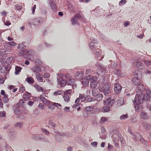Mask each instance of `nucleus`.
<instances>
[{
    "mask_svg": "<svg viewBox=\"0 0 151 151\" xmlns=\"http://www.w3.org/2000/svg\"><path fill=\"white\" fill-rule=\"evenodd\" d=\"M95 55L96 56H95V58L98 59L99 57H100V53L99 51H96L95 53Z\"/></svg>",
    "mask_w": 151,
    "mask_h": 151,
    "instance_id": "62",
    "label": "nucleus"
},
{
    "mask_svg": "<svg viewBox=\"0 0 151 151\" xmlns=\"http://www.w3.org/2000/svg\"><path fill=\"white\" fill-rule=\"evenodd\" d=\"M63 91L59 90L57 91H55L54 92L53 94L55 96H57L58 95H60L63 93Z\"/></svg>",
    "mask_w": 151,
    "mask_h": 151,
    "instance_id": "40",
    "label": "nucleus"
},
{
    "mask_svg": "<svg viewBox=\"0 0 151 151\" xmlns=\"http://www.w3.org/2000/svg\"><path fill=\"white\" fill-rule=\"evenodd\" d=\"M72 92V90L71 89H68L67 90H66L64 92V94H68L70 95L71 94Z\"/></svg>",
    "mask_w": 151,
    "mask_h": 151,
    "instance_id": "50",
    "label": "nucleus"
},
{
    "mask_svg": "<svg viewBox=\"0 0 151 151\" xmlns=\"http://www.w3.org/2000/svg\"><path fill=\"white\" fill-rule=\"evenodd\" d=\"M5 148L6 149V151H10L11 147L9 146L6 145L5 146Z\"/></svg>",
    "mask_w": 151,
    "mask_h": 151,
    "instance_id": "64",
    "label": "nucleus"
},
{
    "mask_svg": "<svg viewBox=\"0 0 151 151\" xmlns=\"http://www.w3.org/2000/svg\"><path fill=\"white\" fill-rule=\"evenodd\" d=\"M127 2L126 0H121L119 3V5H124Z\"/></svg>",
    "mask_w": 151,
    "mask_h": 151,
    "instance_id": "45",
    "label": "nucleus"
},
{
    "mask_svg": "<svg viewBox=\"0 0 151 151\" xmlns=\"http://www.w3.org/2000/svg\"><path fill=\"white\" fill-rule=\"evenodd\" d=\"M97 84V81L94 82L93 83H92V84H91L90 85V87L91 88H95L96 87Z\"/></svg>",
    "mask_w": 151,
    "mask_h": 151,
    "instance_id": "42",
    "label": "nucleus"
},
{
    "mask_svg": "<svg viewBox=\"0 0 151 151\" xmlns=\"http://www.w3.org/2000/svg\"><path fill=\"white\" fill-rule=\"evenodd\" d=\"M90 40L91 42L89 44V48L93 50H96V49H98L97 48L98 46H97L94 44L98 43V41L97 39L93 37H91L90 38Z\"/></svg>",
    "mask_w": 151,
    "mask_h": 151,
    "instance_id": "5",
    "label": "nucleus"
},
{
    "mask_svg": "<svg viewBox=\"0 0 151 151\" xmlns=\"http://www.w3.org/2000/svg\"><path fill=\"white\" fill-rule=\"evenodd\" d=\"M79 97L81 102H83L86 100L88 96L84 94H80Z\"/></svg>",
    "mask_w": 151,
    "mask_h": 151,
    "instance_id": "16",
    "label": "nucleus"
},
{
    "mask_svg": "<svg viewBox=\"0 0 151 151\" xmlns=\"http://www.w3.org/2000/svg\"><path fill=\"white\" fill-rule=\"evenodd\" d=\"M136 77H134L132 79V81L135 86H138L136 92V95L135 96L133 103L135 102L136 101L144 94L145 91V88L144 86L140 83L139 79Z\"/></svg>",
    "mask_w": 151,
    "mask_h": 151,
    "instance_id": "1",
    "label": "nucleus"
},
{
    "mask_svg": "<svg viewBox=\"0 0 151 151\" xmlns=\"http://www.w3.org/2000/svg\"><path fill=\"white\" fill-rule=\"evenodd\" d=\"M42 13L44 15H46L47 13L46 8L44 7H42L41 9Z\"/></svg>",
    "mask_w": 151,
    "mask_h": 151,
    "instance_id": "47",
    "label": "nucleus"
},
{
    "mask_svg": "<svg viewBox=\"0 0 151 151\" xmlns=\"http://www.w3.org/2000/svg\"><path fill=\"white\" fill-rule=\"evenodd\" d=\"M144 62L147 66L151 65V60H144Z\"/></svg>",
    "mask_w": 151,
    "mask_h": 151,
    "instance_id": "44",
    "label": "nucleus"
},
{
    "mask_svg": "<svg viewBox=\"0 0 151 151\" xmlns=\"http://www.w3.org/2000/svg\"><path fill=\"white\" fill-rule=\"evenodd\" d=\"M71 21L73 25H75L77 24L78 25H79V23L78 22V19H77L74 16L71 19Z\"/></svg>",
    "mask_w": 151,
    "mask_h": 151,
    "instance_id": "19",
    "label": "nucleus"
},
{
    "mask_svg": "<svg viewBox=\"0 0 151 151\" xmlns=\"http://www.w3.org/2000/svg\"><path fill=\"white\" fill-rule=\"evenodd\" d=\"M40 99L42 102L44 103L45 104H47L49 103V101L44 98V97L40 96Z\"/></svg>",
    "mask_w": 151,
    "mask_h": 151,
    "instance_id": "30",
    "label": "nucleus"
},
{
    "mask_svg": "<svg viewBox=\"0 0 151 151\" xmlns=\"http://www.w3.org/2000/svg\"><path fill=\"white\" fill-rule=\"evenodd\" d=\"M41 137H40L39 134L34 135L33 138L36 140H41Z\"/></svg>",
    "mask_w": 151,
    "mask_h": 151,
    "instance_id": "41",
    "label": "nucleus"
},
{
    "mask_svg": "<svg viewBox=\"0 0 151 151\" xmlns=\"http://www.w3.org/2000/svg\"><path fill=\"white\" fill-rule=\"evenodd\" d=\"M91 144L93 147H95L97 146L98 142H91Z\"/></svg>",
    "mask_w": 151,
    "mask_h": 151,
    "instance_id": "51",
    "label": "nucleus"
},
{
    "mask_svg": "<svg viewBox=\"0 0 151 151\" xmlns=\"http://www.w3.org/2000/svg\"><path fill=\"white\" fill-rule=\"evenodd\" d=\"M132 136H133L132 138L133 139L137 141L138 140H140L142 139V138L143 137L139 133L137 132H135L134 133Z\"/></svg>",
    "mask_w": 151,
    "mask_h": 151,
    "instance_id": "10",
    "label": "nucleus"
},
{
    "mask_svg": "<svg viewBox=\"0 0 151 151\" xmlns=\"http://www.w3.org/2000/svg\"><path fill=\"white\" fill-rule=\"evenodd\" d=\"M129 24V21H126L124 22L123 24L124 27H127Z\"/></svg>",
    "mask_w": 151,
    "mask_h": 151,
    "instance_id": "58",
    "label": "nucleus"
},
{
    "mask_svg": "<svg viewBox=\"0 0 151 151\" xmlns=\"http://www.w3.org/2000/svg\"><path fill=\"white\" fill-rule=\"evenodd\" d=\"M87 78L89 80V81H90V85L92 84L93 82L97 81V78L96 76H91L90 75L87 76Z\"/></svg>",
    "mask_w": 151,
    "mask_h": 151,
    "instance_id": "11",
    "label": "nucleus"
},
{
    "mask_svg": "<svg viewBox=\"0 0 151 151\" xmlns=\"http://www.w3.org/2000/svg\"><path fill=\"white\" fill-rule=\"evenodd\" d=\"M25 81L29 84H33L35 82V81L33 78L31 77H27L26 78Z\"/></svg>",
    "mask_w": 151,
    "mask_h": 151,
    "instance_id": "21",
    "label": "nucleus"
},
{
    "mask_svg": "<svg viewBox=\"0 0 151 151\" xmlns=\"http://www.w3.org/2000/svg\"><path fill=\"white\" fill-rule=\"evenodd\" d=\"M141 71L138 70H135L133 73V75L137 78H141L142 76L141 75Z\"/></svg>",
    "mask_w": 151,
    "mask_h": 151,
    "instance_id": "17",
    "label": "nucleus"
},
{
    "mask_svg": "<svg viewBox=\"0 0 151 151\" xmlns=\"http://www.w3.org/2000/svg\"><path fill=\"white\" fill-rule=\"evenodd\" d=\"M26 46L23 44H19L17 48L19 54L21 55L26 54L28 55L29 58V57L31 58L32 57V54H31L32 52H34V55L35 54V52L33 50H31L30 51H28L26 49Z\"/></svg>",
    "mask_w": 151,
    "mask_h": 151,
    "instance_id": "2",
    "label": "nucleus"
},
{
    "mask_svg": "<svg viewBox=\"0 0 151 151\" xmlns=\"http://www.w3.org/2000/svg\"><path fill=\"white\" fill-rule=\"evenodd\" d=\"M42 18L40 17L35 18L33 20V24L36 25L40 24L42 23Z\"/></svg>",
    "mask_w": 151,
    "mask_h": 151,
    "instance_id": "13",
    "label": "nucleus"
},
{
    "mask_svg": "<svg viewBox=\"0 0 151 151\" xmlns=\"http://www.w3.org/2000/svg\"><path fill=\"white\" fill-rule=\"evenodd\" d=\"M51 104L50 103L48 104L49 105V108L51 110H53L55 107H57L60 109L61 108V105L60 104L55 102H51Z\"/></svg>",
    "mask_w": 151,
    "mask_h": 151,
    "instance_id": "8",
    "label": "nucleus"
},
{
    "mask_svg": "<svg viewBox=\"0 0 151 151\" xmlns=\"http://www.w3.org/2000/svg\"><path fill=\"white\" fill-rule=\"evenodd\" d=\"M35 88H36V89L37 90V91L39 92H43L44 91L43 88L41 86H40L38 85H36L35 86Z\"/></svg>",
    "mask_w": 151,
    "mask_h": 151,
    "instance_id": "33",
    "label": "nucleus"
},
{
    "mask_svg": "<svg viewBox=\"0 0 151 151\" xmlns=\"http://www.w3.org/2000/svg\"><path fill=\"white\" fill-rule=\"evenodd\" d=\"M36 6V5H34L32 7V14H34V12H35Z\"/></svg>",
    "mask_w": 151,
    "mask_h": 151,
    "instance_id": "60",
    "label": "nucleus"
},
{
    "mask_svg": "<svg viewBox=\"0 0 151 151\" xmlns=\"http://www.w3.org/2000/svg\"><path fill=\"white\" fill-rule=\"evenodd\" d=\"M23 125V123L22 122H18L16 123L15 125L16 127H19V128H21Z\"/></svg>",
    "mask_w": 151,
    "mask_h": 151,
    "instance_id": "37",
    "label": "nucleus"
},
{
    "mask_svg": "<svg viewBox=\"0 0 151 151\" xmlns=\"http://www.w3.org/2000/svg\"><path fill=\"white\" fill-rule=\"evenodd\" d=\"M43 77L44 78H48L50 77V74L48 73H46L44 74Z\"/></svg>",
    "mask_w": 151,
    "mask_h": 151,
    "instance_id": "59",
    "label": "nucleus"
},
{
    "mask_svg": "<svg viewBox=\"0 0 151 151\" xmlns=\"http://www.w3.org/2000/svg\"><path fill=\"white\" fill-rule=\"evenodd\" d=\"M75 83L74 80L73 79L69 78L67 81L65 82V84H68V85H70L73 84Z\"/></svg>",
    "mask_w": 151,
    "mask_h": 151,
    "instance_id": "25",
    "label": "nucleus"
},
{
    "mask_svg": "<svg viewBox=\"0 0 151 151\" xmlns=\"http://www.w3.org/2000/svg\"><path fill=\"white\" fill-rule=\"evenodd\" d=\"M6 116V113L4 111H0V117H5Z\"/></svg>",
    "mask_w": 151,
    "mask_h": 151,
    "instance_id": "54",
    "label": "nucleus"
},
{
    "mask_svg": "<svg viewBox=\"0 0 151 151\" xmlns=\"http://www.w3.org/2000/svg\"><path fill=\"white\" fill-rule=\"evenodd\" d=\"M83 73L81 71H78L75 74V77L77 78H81L83 76Z\"/></svg>",
    "mask_w": 151,
    "mask_h": 151,
    "instance_id": "22",
    "label": "nucleus"
},
{
    "mask_svg": "<svg viewBox=\"0 0 151 151\" xmlns=\"http://www.w3.org/2000/svg\"><path fill=\"white\" fill-rule=\"evenodd\" d=\"M115 100L114 99L111 97L108 98L104 100L103 101L104 105L109 106H111L115 102Z\"/></svg>",
    "mask_w": 151,
    "mask_h": 151,
    "instance_id": "6",
    "label": "nucleus"
},
{
    "mask_svg": "<svg viewBox=\"0 0 151 151\" xmlns=\"http://www.w3.org/2000/svg\"><path fill=\"white\" fill-rule=\"evenodd\" d=\"M36 78L38 81L42 82H45V80H44V81H43V78L40 77V74L39 73L36 75Z\"/></svg>",
    "mask_w": 151,
    "mask_h": 151,
    "instance_id": "29",
    "label": "nucleus"
},
{
    "mask_svg": "<svg viewBox=\"0 0 151 151\" xmlns=\"http://www.w3.org/2000/svg\"><path fill=\"white\" fill-rule=\"evenodd\" d=\"M49 125H50L52 127V129H54L56 126V124L52 122L51 118H50L48 122Z\"/></svg>",
    "mask_w": 151,
    "mask_h": 151,
    "instance_id": "34",
    "label": "nucleus"
},
{
    "mask_svg": "<svg viewBox=\"0 0 151 151\" xmlns=\"http://www.w3.org/2000/svg\"><path fill=\"white\" fill-rule=\"evenodd\" d=\"M2 21L4 22V24L7 26H8L11 24V23L9 20H6L5 21V19H4V18H2Z\"/></svg>",
    "mask_w": 151,
    "mask_h": 151,
    "instance_id": "36",
    "label": "nucleus"
},
{
    "mask_svg": "<svg viewBox=\"0 0 151 151\" xmlns=\"http://www.w3.org/2000/svg\"><path fill=\"white\" fill-rule=\"evenodd\" d=\"M141 118L143 119H145L147 118V116L146 114L144 111H142L140 114Z\"/></svg>",
    "mask_w": 151,
    "mask_h": 151,
    "instance_id": "32",
    "label": "nucleus"
},
{
    "mask_svg": "<svg viewBox=\"0 0 151 151\" xmlns=\"http://www.w3.org/2000/svg\"><path fill=\"white\" fill-rule=\"evenodd\" d=\"M57 82L58 84H60L61 87H63L64 86V84L65 83V80L62 78H57Z\"/></svg>",
    "mask_w": 151,
    "mask_h": 151,
    "instance_id": "18",
    "label": "nucleus"
},
{
    "mask_svg": "<svg viewBox=\"0 0 151 151\" xmlns=\"http://www.w3.org/2000/svg\"><path fill=\"white\" fill-rule=\"evenodd\" d=\"M49 4L52 12L56 13L57 11V7L55 4L54 0H50Z\"/></svg>",
    "mask_w": 151,
    "mask_h": 151,
    "instance_id": "7",
    "label": "nucleus"
},
{
    "mask_svg": "<svg viewBox=\"0 0 151 151\" xmlns=\"http://www.w3.org/2000/svg\"><path fill=\"white\" fill-rule=\"evenodd\" d=\"M101 120L103 123H104L107 121V119L105 117H102L101 118Z\"/></svg>",
    "mask_w": 151,
    "mask_h": 151,
    "instance_id": "61",
    "label": "nucleus"
},
{
    "mask_svg": "<svg viewBox=\"0 0 151 151\" xmlns=\"http://www.w3.org/2000/svg\"><path fill=\"white\" fill-rule=\"evenodd\" d=\"M32 70L33 73H40L41 70L40 67L36 66L33 67L32 68Z\"/></svg>",
    "mask_w": 151,
    "mask_h": 151,
    "instance_id": "14",
    "label": "nucleus"
},
{
    "mask_svg": "<svg viewBox=\"0 0 151 151\" xmlns=\"http://www.w3.org/2000/svg\"><path fill=\"white\" fill-rule=\"evenodd\" d=\"M17 43L13 41L8 42L4 43L3 46L4 48L6 50L4 51L9 52L11 51L12 50V47L16 45Z\"/></svg>",
    "mask_w": 151,
    "mask_h": 151,
    "instance_id": "4",
    "label": "nucleus"
},
{
    "mask_svg": "<svg viewBox=\"0 0 151 151\" xmlns=\"http://www.w3.org/2000/svg\"><path fill=\"white\" fill-rule=\"evenodd\" d=\"M31 93L28 92L26 91L23 94V99L25 101H27L31 99Z\"/></svg>",
    "mask_w": 151,
    "mask_h": 151,
    "instance_id": "12",
    "label": "nucleus"
},
{
    "mask_svg": "<svg viewBox=\"0 0 151 151\" xmlns=\"http://www.w3.org/2000/svg\"><path fill=\"white\" fill-rule=\"evenodd\" d=\"M100 36L102 39L105 42H107L109 41V38L107 37H105L103 36V35H101Z\"/></svg>",
    "mask_w": 151,
    "mask_h": 151,
    "instance_id": "49",
    "label": "nucleus"
},
{
    "mask_svg": "<svg viewBox=\"0 0 151 151\" xmlns=\"http://www.w3.org/2000/svg\"><path fill=\"white\" fill-rule=\"evenodd\" d=\"M10 67L9 66H7L5 68V70L7 72H9L10 70Z\"/></svg>",
    "mask_w": 151,
    "mask_h": 151,
    "instance_id": "63",
    "label": "nucleus"
},
{
    "mask_svg": "<svg viewBox=\"0 0 151 151\" xmlns=\"http://www.w3.org/2000/svg\"><path fill=\"white\" fill-rule=\"evenodd\" d=\"M128 117V116L127 114H123L121 115L120 117V119L121 120L125 119H127Z\"/></svg>",
    "mask_w": 151,
    "mask_h": 151,
    "instance_id": "39",
    "label": "nucleus"
},
{
    "mask_svg": "<svg viewBox=\"0 0 151 151\" xmlns=\"http://www.w3.org/2000/svg\"><path fill=\"white\" fill-rule=\"evenodd\" d=\"M99 89L105 95H108L111 92V84L108 83H106L103 86L100 87Z\"/></svg>",
    "mask_w": 151,
    "mask_h": 151,
    "instance_id": "3",
    "label": "nucleus"
},
{
    "mask_svg": "<svg viewBox=\"0 0 151 151\" xmlns=\"http://www.w3.org/2000/svg\"><path fill=\"white\" fill-rule=\"evenodd\" d=\"M63 97L65 101L68 102L69 101L70 98L68 95L64 94L63 96Z\"/></svg>",
    "mask_w": 151,
    "mask_h": 151,
    "instance_id": "35",
    "label": "nucleus"
},
{
    "mask_svg": "<svg viewBox=\"0 0 151 151\" xmlns=\"http://www.w3.org/2000/svg\"><path fill=\"white\" fill-rule=\"evenodd\" d=\"M96 100V99L95 97H92L91 96H88V97L86 99V101L87 102H91L92 101H94Z\"/></svg>",
    "mask_w": 151,
    "mask_h": 151,
    "instance_id": "31",
    "label": "nucleus"
},
{
    "mask_svg": "<svg viewBox=\"0 0 151 151\" xmlns=\"http://www.w3.org/2000/svg\"><path fill=\"white\" fill-rule=\"evenodd\" d=\"M101 111L104 112H109L110 111V107L109 106H104L101 109Z\"/></svg>",
    "mask_w": 151,
    "mask_h": 151,
    "instance_id": "26",
    "label": "nucleus"
},
{
    "mask_svg": "<svg viewBox=\"0 0 151 151\" xmlns=\"http://www.w3.org/2000/svg\"><path fill=\"white\" fill-rule=\"evenodd\" d=\"M19 104H20L21 106H22L23 107L25 108L24 105V102L22 99H20V100H19Z\"/></svg>",
    "mask_w": 151,
    "mask_h": 151,
    "instance_id": "55",
    "label": "nucleus"
},
{
    "mask_svg": "<svg viewBox=\"0 0 151 151\" xmlns=\"http://www.w3.org/2000/svg\"><path fill=\"white\" fill-rule=\"evenodd\" d=\"M42 132H44L46 134L48 135L50 132H49L48 131L47 129L44 128H42Z\"/></svg>",
    "mask_w": 151,
    "mask_h": 151,
    "instance_id": "46",
    "label": "nucleus"
},
{
    "mask_svg": "<svg viewBox=\"0 0 151 151\" xmlns=\"http://www.w3.org/2000/svg\"><path fill=\"white\" fill-rule=\"evenodd\" d=\"M47 139L46 137H44L43 136H42L41 137V140H40L43 142H47Z\"/></svg>",
    "mask_w": 151,
    "mask_h": 151,
    "instance_id": "56",
    "label": "nucleus"
},
{
    "mask_svg": "<svg viewBox=\"0 0 151 151\" xmlns=\"http://www.w3.org/2000/svg\"><path fill=\"white\" fill-rule=\"evenodd\" d=\"M103 95L102 94H97L95 98L96 100L98 101H100L103 98Z\"/></svg>",
    "mask_w": 151,
    "mask_h": 151,
    "instance_id": "27",
    "label": "nucleus"
},
{
    "mask_svg": "<svg viewBox=\"0 0 151 151\" xmlns=\"http://www.w3.org/2000/svg\"><path fill=\"white\" fill-rule=\"evenodd\" d=\"M114 71L116 75L119 76L120 75L121 71L120 70L118 69H116L114 70Z\"/></svg>",
    "mask_w": 151,
    "mask_h": 151,
    "instance_id": "52",
    "label": "nucleus"
},
{
    "mask_svg": "<svg viewBox=\"0 0 151 151\" xmlns=\"http://www.w3.org/2000/svg\"><path fill=\"white\" fill-rule=\"evenodd\" d=\"M81 83L84 86L87 87L89 85V81L87 78V76L85 77V79L82 80L81 81Z\"/></svg>",
    "mask_w": 151,
    "mask_h": 151,
    "instance_id": "15",
    "label": "nucleus"
},
{
    "mask_svg": "<svg viewBox=\"0 0 151 151\" xmlns=\"http://www.w3.org/2000/svg\"><path fill=\"white\" fill-rule=\"evenodd\" d=\"M140 141L142 144H144L146 146H147L148 145L147 142L145 139L143 137H142V139H141Z\"/></svg>",
    "mask_w": 151,
    "mask_h": 151,
    "instance_id": "38",
    "label": "nucleus"
},
{
    "mask_svg": "<svg viewBox=\"0 0 151 151\" xmlns=\"http://www.w3.org/2000/svg\"><path fill=\"white\" fill-rule=\"evenodd\" d=\"M44 104L41 103H40L38 105V107H39L40 109L42 110H43L44 108Z\"/></svg>",
    "mask_w": 151,
    "mask_h": 151,
    "instance_id": "53",
    "label": "nucleus"
},
{
    "mask_svg": "<svg viewBox=\"0 0 151 151\" xmlns=\"http://www.w3.org/2000/svg\"><path fill=\"white\" fill-rule=\"evenodd\" d=\"M35 62L36 65H40L42 64V62L41 60L39 58L36 59Z\"/></svg>",
    "mask_w": 151,
    "mask_h": 151,
    "instance_id": "43",
    "label": "nucleus"
},
{
    "mask_svg": "<svg viewBox=\"0 0 151 151\" xmlns=\"http://www.w3.org/2000/svg\"><path fill=\"white\" fill-rule=\"evenodd\" d=\"M99 69H100V70H98L99 71H100V73H104L105 72V68L104 67L100 66L99 67Z\"/></svg>",
    "mask_w": 151,
    "mask_h": 151,
    "instance_id": "48",
    "label": "nucleus"
},
{
    "mask_svg": "<svg viewBox=\"0 0 151 151\" xmlns=\"http://www.w3.org/2000/svg\"><path fill=\"white\" fill-rule=\"evenodd\" d=\"M142 125L145 129L146 130L149 129L151 127V125L147 123L144 122L142 123Z\"/></svg>",
    "mask_w": 151,
    "mask_h": 151,
    "instance_id": "28",
    "label": "nucleus"
},
{
    "mask_svg": "<svg viewBox=\"0 0 151 151\" xmlns=\"http://www.w3.org/2000/svg\"><path fill=\"white\" fill-rule=\"evenodd\" d=\"M83 116L85 117H86L88 116V113L85 110L83 111Z\"/></svg>",
    "mask_w": 151,
    "mask_h": 151,
    "instance_id": "57",
    "label": "nucleus"
},
{
    "mask_svg": "<svg viewBox=\"0 0 151 151\" xmlns=\"http://www.w3.org/2000/svg\"><path fill=\"white\" fill-rule=\"evenodd\" d=\"M94 109V107L93 106H89L86 107L85 110L88 113L89 112H91L93 111Z\"/></svg>",
    "mask_w": 151,
    "mask_h": 151,
    "instance_id": "24",
    "label": "nucleus"
},
{
    "mask_svg": "<svg viewBox=\"0 0 151 151\" xmlns=\"http://www.w3.org/2000/svg\"><path fill=\"white\" fill-rule=\"evenodd\" d=\"M122 89V87L120 84L116 83L115 84L114 89L115 93L117 94L119 93L120 92Z\"/></svg>",
    "mask_w": 151,
    "mask_h": 151,
    "instance_id": "9",
    "label": "nucleus"
},
{
    "mask_svg": "<svg viewBox=\"0 0 151 151\" xmlns=\"http://www.w3.org/2000/svg\"><path fill=\"white\" fill-rule=\"evenodd\" d=\"M82 14L83 13L82 12L79 11L78 13L75 15L74 16L77 19H78V20L79 19L81 20L83 19V17L82 16Z\"/></svg>",
    "mask_w": 151,
    "mask_h": 151,
    "instance_id": "20",
    "label": "nucleus"
},
{
    "mask_svg": "<svg viewBox=\"0 0 151 151\" xmlns=\"http://www.w3.org/2000/svg\"><path fill=\"white\" fill-rule=\"evenodd\" d=\"M22 68L20 66H16L15 68V74L16 75H18L21 72Z\"/></svg>",
    "mask_w": 151,
    "mask_h": 151,
    "instance_id": "23",
    "label": "nucleus"
}]
</instances>
